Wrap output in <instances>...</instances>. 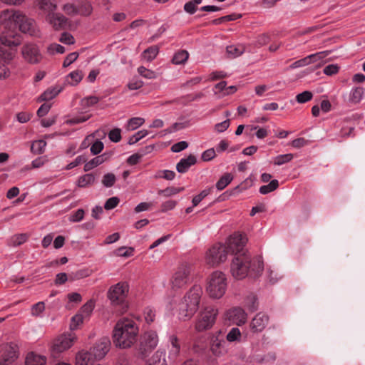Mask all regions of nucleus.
<instances>
[{
	"mask_svg": "<svg viewBox=\"0 0 365 365\" xmlns=\"http://www.w3.org/2000/svg\"><path fill=\"white\" fill-rule=\"evenodd\" d=\"M241 339V332L237 327L232 328L226 336L229 342L240 341Z\"/></svg>",
	"mask_w": 365,
	"mask_h": 365,
	"instance_id": "42",
	"label": "nucleus"
},
{
	"mask_svg": "<svg viewBox=\"0 0 365 365\" xmlns=\"http://www.w3.org/2000/svg\"><path fill=\"white\" fill-rule=\"evenodd\" d=\"M45 309V304L43 302H39L31 307V313L34 317H38Z\"/></svg>",
	"mask_w": 365,
	"mask_h": 365,
	"instance_id": "52",
	"label": "nucleus"
},
{
	"mask_svg": "<svg viewBox=\"0 0 365 365\" xmlns=\"http://www.w3.org/2000/svg\"><path fill=\"white\" fill-rule=\"evenodd\" d=\"M148 135V131L146 130H141L133 135L128 140L130 145H133L138 142L140 140Z\"/></svg>",
	"mask_w": 365,
	"mask_h": 365,
	"instance_id": "50",
	"label": "nucleus"
},
{
	"mask_svg": "<svg viewBox=\"0 0 365 365\" xmlns=\"http://www.w3.org/2000/svg\"><path fill=\"white\" fill-rule=\"evenodd\" d=\"M91 356V353L88 351H79L76 355L75 365L96 364L92 361Z\"/></svg>",
	"mask_w": 365,
	"mask_h": 365,
	"instance_id": "24",
	"label": "nucleus"
},
{
	"mask_svg": "<svg viewBox=\"0 0 365 365\" xmlns=\"http://www.w3.org/2000/svg\"><path fill=\"white\" fill-rule=\"evenodd\" d=\"M268 315L259 312L257 314L250 323V328L254 333L262 331L269 323Z\"/></svg>",
	"mask_w": 365,
	"mask_h": 365,
	"instance_id": "21",
	"label": "nucleus"
},
{
	"mask_svg": "<svg viewBox=\"0 0 365 365\" xmlns=\"http://www.w3.org/2000/svg\"><path fill=\"white\" fill-rule=\"evenodd\" d=\"M78 57V53L77 52H73L67 55V56L65 58L63 66V67H68L72 63H73Z\"/></svg>",
	"mask_w": 365,
	"mask_h": 365,
	"instance_id": "63",
	"label": "nucleus"
},
{
	"mask_svg": "<svg viewBox=\"0 0 365 365\" xmlns=\"http://www.w3.org/2000/svg\"><path fill=\"white\" fill-rule=\"evenodd\" d=\"M83 77V74L81 71L76 70L71 72L66 76V82L71 86H76L79 83Z\"/></svg>",
	"mask_w": 365,
	"mask_h": 365,
	"instance_id": "30",
	"label": "nucleus"
},
{
	"mask_svg": "<svg viewBox=\"0 0 365 365\" xmlns=\"http://www.w3.org/2000/svg\"><path fill=\"white\" fill-rule=\"evenodd\" d=\"M92 116V114L88 111L86 110L84 112H81L76 115L73 116L72 118L68 119L66 120V124L68 125H76L79 123H83L88 120H89Z\"/></svg>",
	"mask_w": 365,
	"mask_h": 365,
	"instance_id": "26",
	"label": "nucleus"
},
{
	"mask_svg": "<svg viewBox=\"0 0 365 365\" xmlns=\"http://www.w3.org/2000/svg\"><path fill=\"white\" fill-rule=\"evenodd\" d=\"M129 292V284L127 282H119L111 286L108 291V298L113 304H123Z\"/></svg>",
	"mask_w": 365,
	"mask_h": 365,
	"instance_id": "9",
	"label": "nucleus"
},
{
	"mask_svg": "<svg viewBox=\"0 0 365 365\" xmlns=\"http://www.w3.org/2000/svg\"><path fill=\"white\" fill-rule=\"evenodd\" d=\"M96 180L95 175L92 173L85 174L78 179L77 186L79 187H86L92 185Z\"/></svg>",
	"mask_w": 365,
	"mask_h": 365,
	"instance_id": "29",
	"label": "nucleus"
},
{
	"mask_svg": "<svg viewBox=\"0 0 365 365\" xmlns=\"http://www.w3.org/2000/svg\"><path fill=\"white\" fill-rule=\"evenodd\" d=\"M196 158L190 155L187 158H182L176 165V170L180 173H186L189 168L196 163Z\"/></svg>",
	"mask_w": 365,
	"mask_h": 365,
	"instance_id": "23",
	"label": "nucleus"
},
{
	"mask_svg": "<svg viewBox=\"0 0 365 365\" xmlns=\"http://www.w3.org/2000/svg\"><path fill=\"white\" fill-rule=\"evenodd\" d=\"M181 350L180 341L175 334L169 336L168 351V359L172 362H175L180 356Z\"/></svg>",
	"mask_w": 365,
	"mask_h": 365,
	"instance_id": "19",
	"label": "nucleus"
},
{
	"mask_svg": "<svg viewBox=\"0 0 365 365\" xmlns=\"http://www.w3.org/2000/svg\"><path fill=\"white\" fill-rule=\"evenodd\" d=\"M106 160V158L105 157V155L96 156L85 164L84 170L85 171L91 170L93 168L97 167L98 165H101L103 163L105 162Z\"/></svg>",
	"mask_w": 365,
	"mask_h": 365,
	"instance_id": "32",
	"label": "nucleus"
},
{
	"mask_svg": "<svg viewBox=\"0 0 365 365\" xmlns=\"http://www.w3.org/2000/svg\"><path fill=\"white\" fill-rule=\"evenodd\" d=\"M84 318L85 317H83V314L80 313L73 317L70 324L71 329H76L78 327L83 323Z\"/></svg>",
	"mask_w": 365,
	"mask_h": 365,
	"instance_id": "54",
	"label": "nucleus"
},
{
	"mask_svg": "<svg viewBox=\"0 0 365 365\" xmlns=\"http://www.w3.org/2000/svg\"><path fill=\"white\" fill-rule=\"evenodd\" d=\"M21 36L15 29L3 30L0 34V43L8 47H16L21 44Z\"/></svg>",
	"mask_w": 365,
	"mask_h": 365,
	"instance_id": "15",
	"label": "nucleus"
},
{
	"mask_svg": "<svg viewBox=\"0 0 365 365\" xmlns=\"http://www.w3.org/2000/svg\"><path fill=\"white\" fill-rule=\"evenodd\" d=\"M226 319L230 323L241 326L244 324L247 318L246 312L240 307L230 309L226 312Z\"/></svg>",
	"mask_w": 365,
	"mask_h": 365,
	"instance_id": "20",
	"label": "nucleus"
},
{
	"mask_svg": "<svg viewBox=\"0 0 365 365\" xmlns=\"http://www.w3.org/2000/svg\"><path fill=\"white\" fill-rule=\"evenodd\" d=\"M133 251H134V250L133 247L126 248L124 247H121L117 249L115 252H116V255L119 257H130L133 255Z\"/></svg>",
	"mask_w": 365,
	"mask_h": 365,
	"instance_id": "56",
	"label": "nucleus"
},
{
	"mask_svg": "<svg viewBox=\"0 0 365 365\" xmlns=\"http://www.w3.org/2000/svg\"><path fill=\"white\" fill-rule=\"evenodd\" d=\"M270 41V36L267 34H259L255 41V45L258 47L263 46Z\"/></svg>",
	"mask_w": 365,
	"mask_h": 365,
	"instance_id": "55",
	"label": "nucleus"
},
{
	"mask_svg": "<svg viewBox=\"0 0 365 365\" xmlns=\"http://www.w3.org/2000/svg\"><path fill=\"white\" fill-rule=\"evenodd\" d=\"M247 241V239L245 235L235 232L230 235L223 245L226 247L227 255L231 254L235 257L242 252H248L245 250Z\"/></svg>",
	"mask_w": 365,
	"mask_h": 365,
	"instance_id": "8",
	"label": "nucleus"
},
{
	"mask_svg": "<svg viewBox=\"0 0 365 365\" xmlns=\"http://www.w3.org/2000/svg\"><path fill=\"white\" fill-rule=\"evenodd\" d=\"M99 101V98L96 96H87L82 98L80 101V106L83 110L93 106L97 104Z\"/></svg>",
	"mask_w": 365,
	"mask_h": 365,
	"instance_id": "35",
	"label": "nucleus"
},
{
	"mask_svg": "<svg viewBox=\"0 0 365 365\" xmlns=\"http://www.w3.org/2000/svg\"><path fill=\"white\" fill-rule=\"evenodd\" d=\"M227 288V278L221 271L212 272L207 278L205 291L210 298L221 299Z\"/></svg>",
	"mask_w": 365,
	"mask_h": 365,
	"instance_id": "4",
	"label": "nucleus"
},
{
	"mask_svg": "<svg viewBox=\"0 0 365 365\" xmlns=\"http://www.w3.org/2000/svg\"><path fill=\"white\" fill-rule=\"evenodd\" d=\"M109 139L114 143H118L121 140L120 129L114 128L108 133Z\"/></svg>",
	"mask_w": 365,
	"mask_h": 365,
	"instance_id": "60",
	"label": "nucleus"
},
{
	"mask_svg": "<svg viewBox=\"0 0 365 365\" xmlns=\"http://www.w3.org/2000/svg\"><path fill=\"white\" fill-rule=\"evenodd\" d=\"M263 269V262L259 258L252 259L249 252L235 256L230 265L231 274L237 279H242L247 276L257 277Z\"/></svg>",
	"mask_w": 365,
	"mask_h": 365,
	"instance_id": "1",
	"label": "nucleus"
},
{
	"mask_svg": "<svg viewBox=\"0 0 365 365\" xmlns=\"http://www.w3.org/2000/svg\"><path fill=\"white\" fill-rule=\"evenodd\" d=\"M46 52L49 55H54L55 53H63L65 48L58 43H51L46 48Z\"/></svg>",
	"mask_w": 365,
	"mask_h": 365,
	"instance_id": "45",
	"label": "nucleus"
},
{
	"mask_svg": "<svg viewBox=\"0 0 365 365\" xmlns=\"http://www.w3.org/2000/svg\"><path fill=\"white\" fill-rule=\"evenodd\" d=\"M95 307V302L93 300L87 302L80 310V314L83 317H88Z\"/></svg>",
	"mask_w": 365,
	"mask_h": 365,
	"instance_id": "44",
	"label": "nucleus"
},
{
	"mask_svg": "<svg viewBox=\"0 0 365 365\" xmlns=\"http://www.w3.org/2000/svg\"><path fill=\"white\" fill-rule=\"evenodd\" d=\"M76 340L74 334H62L56 337L52 342L51 351L53 356L69 349Z\"/></svg>",
	"mask_w": 365,
	"mask_h": 365,
	"instance_id": "11",
	"label": "nucleus"
},
{
	"mask_svg": "<svg viewBox=\"0 0 365 365\" xmlns=\"http://www.w3.org/2000/svg\"><path fill=\"white\" fill-rule=\"evenodd\" d=\"M279 187V182L277 180H272L268 185H262L259 187V192L262 195L269 193Z\"/></svg>",
	"mask_w": 365,
	"mask_h": 365,
	"instance_id": "39",
	"label": "nucleus"
},
{
	"mask_svg": "<svg viewBox=\"0 0 365 365\" xmlns=\"http://www.w3.org/2000/svg\"><path fill=\"white\" fill-rule=\"evenodd\" d=\"M245 52L242 45H230L227 47V53L230 58H236Z\"/></svg>",
	"mask_w": 365,
	"mask_h": 365,
	"instance_id": "33",
	"label": "nucleus"
},
{
	"mask_svg": "<svg viewBox=\"0 0 365 365\" xmlns=\"http://www.w3.org/2000/svg\"><path fill=\"white\" fill-rule=\"evenodd\" d=\"M103 143L101 140H96V141L93 142L91 146V152L93 155H97L103 150Z\"/></svg>",
	"mask_w": 365,
	"mask_h": 365,
	"instance_id": "57",
	"label": "nucleus"
},
{
	"mask_svg": "<svg viewBox=\"0 0 365 365\" xmlns=\"http://www.w3.org/2000/svg\"><path fill=\"white\" fill-rule=\"evenodd\" d=\"M184 190V187H168L165 190H160L158 191L159 194H163L166 197H170L174 195H176L180 192Z\"/></svg>",
	"mask_w": 365,
	"mask_h": 365,
	"instance_id": "49",
	"label": "nucleus"
},
{
	"mask_svg": "<svg viewBox=\"0 0 365 365\" xmlns=\"http://www.w3.org/2000/svg\"><path fill=\"white\" fill-rule=\"evenodd\" d=\"M191 270V266L187 264L179 265L170 279L171 289L177 291L185 287L190 282Z\"/></svg>",
	"mask_w": 365,
	"mask_h": 365,
	"instance_id": "6",
	"label": "nucleus"
},
{
	"mask_svg": "<svg viewBox=\"0 0 365 365\" xmlns=\"http://www.w3.org/2000/svg\"><path fill=\"white\" fill-rule=\"evenodd\" d=\"M61 91L58 87H51L46 90L39 97L38 101H48L54 98Z\"/></svg>",
	"mask_w": 365,
	"mask_h": 365,
	"instance_id": "27",
	"label": "nucleus"
},
{
	"mask_svg": "<svg viewBox=\"0 0 365 365\" xmlns=\"http://www.w3.org/2000/svg\"><path fill=\"white\" fill-rule=\"evenodd\" d=\"M45 19L46 22L56 31L66 29L68 24V19L63 14L55 11L46 14Z\"/></svg>",
	"mask_w": 365,
	"mask_h": 365,
	"instance_id": "18",
	"label": "nucleus"
},
{
	"mask_svg": "<svg viewBox=\"0 0 365 365\" xmlns=\"http://www.w3.org/2000/svg\"><path fill=\"white\" fill-rule=\"evenodd\" d=\"M46 146V142L43 140H38L33 142L31 150L34 153L40 154L43 153Z\"/></svg>",
	"mask_w": 365,
	"mask_h": 365,
	"instance_id": "40",
	"label": "nucleus"
},
{
	"mask_svg": "<svg viewBox=\"0 0 365 365\" xmlns=\"http://www.w3.org/2000/svg\"><path fill=\"white\" fill-rule=\"evenodd\" d=\"M110 348V339L107 337H104L101 339L95 344V345L91 349V353L96 360H101L108 354Z\"/></svg>",
	"mask_w": 365,
	"mask_h": 365,
	"instance_id": "17",
	"label": "nucleus"
},
{
	"mask_svg": "<svg viewBox=\"0 0 365 365\" xmlns=\"http://www.w3.org/2000/svg\"><path fill=\"white\" fill-rule=\"evenodd\" d=\"M139 327L133 319H119L113 330V341L120 349L130 348L137 341Z\"/></svg>",
	"mask_w": 365,
	"mask_h": 365,
	"instance_id": "2",
	"label": "nucleus"
},
{
	"mask_svg": "<svg viewBox=\"0 0 365 365\" xmlns=\"http://www.w3.org/2000/svg\"><path fill=\"white\" fill-rule=\"evenodd\" d=\"M159 52V48L157 46H152L147 49H145L143 53V58L147 61H152L155 58Z\"/></svg>",
	"mask_w": 365,
	"mask_h": 365,
	"instance_id": "34",
	"label": "nucleus"
},
{
	"mask_svg": "<svg viewBox=\"0 0 365 365\" xmlns=\"http://www.w3.org/2000/svg\"><path fill=\"white\" fill-rule=\"evenodd\" d=\"M138 73L145 78L155 79L158 77L155 71L150 70L144 66H140L138 68Z\"/></svg>",
	"mask_w": 365,
	"mask_h": 365,
	"instance_id": "41",
	"label": "nucleus"
},
{
	"mask_svg": "<svg viewBox=\"0 0 365 365\" xmlns=\"http://www.w3.org/2000/svg\"><path fill=\"white\" fill-rule=\"evenodd\" d=\"M26 365H46V357L34 352L29 353L26 358Z\"/></svg>",
	"mask_w": 365,
	"mask_h": 365,
	"instance_id": "25",
	"label": "nucleus"
},
{
	"mask_svg": "<svg viewBox=\"0 0 365 365\" xmlns=\"http://www.w3.org/2000/svg\"><path fill=\"white\" fill-rule=\"evenodd\" d=\"M220 334L213 335L210 342V351L215 357H221L227 352L226 342Z\"/></svg>",
	"mask_w": 365,
	"mask_h": 365,
	"instance_id": "16",
	"label": "nucleus"
},
{
	"mask_svg": "<svg viewBox=\"0 0 365 365\" xmlns=\"http://www.w3.org/2000/svg\"><path fill=\"white\" fill-rule=\"evenodd\" d=\"M329 53H330V51H321V52H317L316 53L309 55V56H306V58H307V60H308V61H307L308 64L310 65L312 63L322 61Z\"/></svg>",
	"mask_w": 365,
	"mask_h": 365,
	"instance_id": "36",
	"label": "nucleus"
},
{
	"mask_svg": "<svg viewBox=\"0 0 365 365\" xmlns=\"http://www.w3.org/2000/svg\"><path fill=\"white\" fill-rule=\"evenodd\" d=\"M16 25L19 31L24 34L34 37L40 36V31L37 27L35 20L28 17L23 11H21V16Z\"/></svg>",
	"mask_w": 365,
	"mask_h": 365,
	"instance_id": "12",
	"label": "nucleus"
},
{
	"mask_svg": "<svg viewBox=\"0 0 365 365\" xmlns=\"http://www.w3.org/2000/svg\"><path fill=\"white\" fill-rule=\"evenodd\" d=\"M119 203V199L117 197L109 198L104 205V208L107 210L115 208Z\"/></svg>",
	"mask_w": 365,
	"mask_h": 365,
	"instance_id": "64",
	"label": "nucleus"
},
{
	"mask_svg": "<svg viewBox=\"0 0 365 365\" xmlns=\"http://www.w3.org/2000/svg\"><path fill=\"white\" fill-rule=\"evenodd\" d=\"M145 123V119L140 117H134L130 118L126 125L128 130H134L140 127Z\"/></svg>",
	"mask_w": 365,
	"mask_h": 365,
	"instance_id": "38",
	"label": "nucleus"
},
{
	"mask_svg": "<svg viewBox=\"0 0 365 365\" xmlns=\"http://www.w3.org/2000/svg\"><path fill=\"white\" fill-rule=\"evenodd\" d=\"M233 177L230 173L223 175L216 183V188L218 190L225 189L232 180Z\"/></svg>",
	"mask_w": 365,
	"mask_h": 365,
	"instance_id": "37",
	"label": "nucleus"
},
{
	"mask_svg": "<svg viewBox=\"0 0 365 365\" xmlns=\"http://www.w3.org/2000/svg\"><path fill=\"white\" fill-rule=\"evenodd\" d=\"M158 336L155 331H148L141 336L140 350L143 354H146L153 350L158 344Z\"/></svg>",
	"mask_w": 365,
	"mask_h": 365,
	"instance_id": "14",
	"label": "nucleus"
},
{
	"mask_svg": "<svg viewBox=\"0 0 365 365\" xmlns=\"http://www.w3.org/2000/svg\"><path fill=\"white\" fill-rule=\"evenodd\" d=\"M115 180L116 178L114 174L107 173L103 177L102 183L105 187H110L114 185Z\"/></svg>",
	"mask_w": 365,
	"mask_h": 365,
	"instance_id": "53",
	"label": "nucleus"
},
{
	"mask_svg": "<svg viewBox=\"0 0 365 365\" xmlns=\"http://www.w3.org/2000/svg\"><path fill=\"white\" fill-rule=\"evenodd\" d=\"M203 294L202 287L193 285L185 294L178 304V318L182 321L190 320L199 309Z\"/></svg>",
	"mask_w": 365,
	"mask_h": 365,
	"instance_id": "3",
	"label": "nucleus"
},
{
	"mask_svg": "<svg viewBox=\"0 0 365 365\" xmlns=\"http://www.w3.org/2000/svg\"><path fill=\"white\" fill-rule=\"evenodd\" d=\"M313 98L312 92L306 91L296 96V101L299 103H304L311 101Z\"/></svg>",
	"mask_w": 365,
	"mask_h": 365,
	"instance_id": "51",
	"label": "nucleus"
},
{
	"mask_svg": "<svg viewBox=\"0 0 365 365\" xmlns=\"http://www.w3.org/2000/svg\"><path fill=\"white\" fill-rule=\"evenodd\" d=\"M365 89L361 87L354 88L349 95V102L352 104L359 103L363 98Z\"/></svg>",
	"mask_w": 365,
	"mask_h": 365,
	"instance_id": "28",
	"label": "nucleus"
},
{
	"mask_svg": "<svg viewBox=\"0 0 365 365\" xmlns=\"http://www.w3.org/2000/svg\"><path fill=\"white\" fill-rule=\"evenodd\" d=\"M20 10L5 9L0 13V26L4 30L15 29L21 16Z\"/></svg>",
	"mask_w": 365,
	"mask_h": 365,
	"instance_id": "13",
	"label": "nucleus"
},
{
	"mask_svg": "<svg viewBox=\"0 0 365 365\" xmlns=\"http://www.w3.org/2000/svg\"><path fill=\"white\" fill-rule=\"evenodd\" d=\"M29 239V235L26 233L15 235L11 237V243L14 246H19L26 242Z\"/></svg>",
	"mask_w": 365,
	"mask_h": 365,
	"instance_id": "48",
	"label": "nucleus"
},
{
	"mask_svg": "<svg viewBox=\"0 0 365 365\" xmlns=\"http://www.w3.org/2000/svg\"><path fill=\"white\" fill-rule=\"evenodd\" d=\"M227 259V252L223 244H215L205 253V260L210 267H217Z\"/></svg>",
	"mask_w": 365,
	"mask_h": 365,
	"instance_id": "7",
	"label": "nucleus"
},
{
	"mask_svg": "<svg viewBox=\"0 0 365 365\" xmlns=\"http://www.w3.org/2000/svg\"><path fill=\"white\" fill-rule=\"evenodd\" d=\"M339 71V67L336 64H329L327 66L323 72L327 76H332L336 74Z\"/></svg>",
	"mask_w": 365,
	"mask_h": 365,
	"instance_id": "62",
	"label": "nucleus"
},
{
	"mask_svg": "<svg viewBox=\"0 0 365 365\" xmlns=\"http://www.w3.org/2000/svg\"><path fill=\"white\" fill-rule=\"evenodd\" d=\"M59 41L65 44L71 45L75 42L73 36L67 32H64L61 34Z\"/></svg>",
	"mask_w": 365,
	"mask_h": 365,
	"instance_id": "61",
	"label": "nucleus"
},
{
	"mask_svg": "<svg viewBox=\"0 0 365 365\" xmlns=\"http://www.w3.org/2000/svg\"><path fill=\"white\" fill-rule=\"evenodd\" d=\"M36 4L46 15L57 9L56 0H36Z\"/></svg>",
	"mask_w": 365,
	"mask_h": 365,
	"instance_id": "22",
	"label": "nucleus"
},
{
	"mask_svg": "<svg viewBox=\"0 0 365 365\" xmlns=\"http://www.w3.org/2000/svg\"><path fill=\"white\" fill-rule=\"evenodd\" d=\"M217 314L218 309L215 306H205L197 317L195 329L199 332L210 329L215 323Z\"/></svg>",
	"mask_w": 365,
	"mask_h": 365,
	"instance_id": "5",
	"label": "nucleus"
},
{
	"mask_svg": "<svg viewBox=\"0 0 365 365\" xmlns=\"http://www.w3.org/2000/svg\"><path fill=\"white\" fill-rule=\"evenodd\" d=\"M293 158L294 155L292 153L279 155L274 158V163L276 165H282L284 163L290 162Z\"/></svg>",
	"mask_w": 365,
	"mask_h": 365,
	"instance_id": "43",
	"label": "nucleus"
},
{
	"mask_svg": "<svg viewBox=\"0 0 365 365\" xmlns=\"http://www.w3.org/2000/svg\"><path fill=\"white\" fill-rule=\"evenodd\" d=\"M77 10L79 15L89 16L93 11V8L90 3L84 2L77 7Z\"/></svg>",
	"mask_w": 365,
	"mask_h": 365,
	"instance_id": "47",
	"label": "nucleus"
},
{
	"mask_svg": "<svg viewBox=\"0 0 365 365\" xmlns=\"http://www.w3.org/2000/svg\"><path fill=\"white\" fill-rule=\"evenodd\" d=\"M201 3L202 0L190 1L185 4L184 10L190 14H193L197 10V6Z\"/></svg>",
	"mask_w": 365,
	"mask_h": 365,
	"instance_id": "46",
	"label": "nucleus"
},
{
	"mask_svg": "<svg viewBox=\"0 0 365 365\" xmlns=\"http://www.w3.org/2000/svg\"><path fill=\"white\" fill-rule=\"evenodd\" d=\"M144 317L147 323L150 324L154 322L155 312L150 307H146L144 310Z\"/></svg>",
	"mask_w": 365,
	"mask_h": 365,
	"instance_id": "59",
	"label": "nucleus"
},
{
	"mask_svg": "<svg viewBox=\"0 0 365 365\" xmlns=\"http://www.w3.org/2000/svg\"><path fill=\"white\" fill-rule=\"evenodd\" d=\"M84 214L85 212L83 209H78L71 215L69 220L73 222H80L83 219Z\"/></svg>",
	"mask_w": 365,
	"mask_h": 365,
	"instance_id": "58",
	"label": "nucleus"
},
{
	"mask_svg": "<svg viewBox=\"0 0 365 365\" xmlns=\"http://www.w3.org/2000/svg\"><path fill=\"white\" fill-rule=\"evenodd\" d=\"M189 53L185 50L176 52L172 59V63L175 65L184 64L188 59Z\"/></svg>",
	"mask_w": 365,
	"mask_h": 365,
	"instance_id": "31",
	"label": "nucleus"
},
{
	"mask_svg": "<svg viewBox=\"0 0 365 365\" xmlns=\"http://www.w3.org/2000/svg\"><path fill=\"white\" fill-rule=\"evenodd\" d=\"M21 53L23 59L30 64L40 63L43 59L39 46L33 42L24 43L21 48Z\"/></svg>",
	"mask_w": 365,
	"mask_h": 365,
	"instance_id": "10",
	"label": "nucleus"
}]
</instances>
